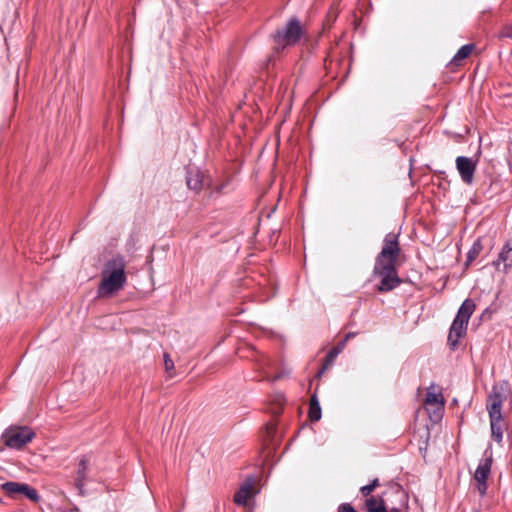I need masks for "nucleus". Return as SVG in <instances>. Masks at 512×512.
<instances>
[{"instance_id": "obj_24", "label": "nucleus", "mask_w": 512, "mask_h": 512, "mask_svg": "<svg viewBox=\"0 0 512 512\" xmlns=\"http://www.w3.org/2000/svg\"><path fill=\"white\" fill-rule=\"evenodd\" d=\"M479 485H478V490L480 492V494H485L486 493V489H487V485H486V482H478Z\"/></svg>"}, {"instance_id": "obj_5", "label": "nucleus", "mask_w": 512, "mask_h": 512, "mask_svg": "<svg viewBox=\"0 0 512 512\" xmlns=\"http://www.w3.org/2000/svg\"><path fill=\"white\" fill-rule=\"evenodd\" d=\"M400 246L398 242V234L388 233L383 241V247L378 254L375 263L380 264H394L396 265L397 258L400 255Z\"/></svg>"}, {"instance_id": "obj_6", "label": "nucleus", "mask_w": 512, "mask_h": 512, "mask_svg": "<svg viewBox=\"0 0 512 512\" xmlns=\"http://www.w3.org/2000/svg\"><path fill=\"white\" fill-rule=\"evenodd\" d=\"M303 33L302 26L296 18L290 19L286 26L275 33V41L282 46L296 44Z\"/></svg>"}, {"instance_id": "obj_7", "label": "nucleus", "mask_w": 512, "mask_h": 512, "mask_svg": "<svg viewBox=\"0 0 512 512\" xmlns=\"http://www.w3.org/2000/svg\"><path fill=\"white\" fill-rule=\"evenodd\" d=\"M2 437L9 448L21 449L33 439L34 433L28 427H10Z\"/></svg>"}, {"instance_id": "obj_19", "label": "nucleus", "mask_w": 512, "mask_h": 512, "mask_svg": "<svg viewBox=\"0 0 512 512\" xmlns=\"http://www.w3.org/2000/svg\"><path fill=\"white\" fill-rule=\"evenodd\" d=\"M472 50H473V45H471V44H467V45L462 46L457 51L455 56L453 57L452 62L457 65L460 61H462L465 58H467L471 54Z\"/></svg>"}, {"instance_id": "obj_4", "label": "nucleus", "mask_w": 512, "mask_h": 512, "mask_svg": "<svg viewBox=\"0 0 512 512\" xmlns=\"http://www.w3.org/2000/svg\"><path fill=\"white\" fill-rule=\"evenodd\" d=\"M374 274L381 278L378 290L380 292H389L400 285L401 279L398 277L396 265L375 263Z\"/></svg>"}, {"instance_id": "obj_13", "label": "nucleus", "mask_w": 512, "mask_h": 512, "mask_svg": "<svg viewBox=\"0 0 512 512\" xmlns=\"http://www.w3.org/2000/svg\"><path fill=\"white\" fill-rule=\"evenodd\" d=\"M425 404L435 407V411H441L444 407V399L440 392H437L433 386L428 389Z\"/></svg>"}, {"instance_id": "obj_17", "label": "nucleus", "mask_w": 512, "mask_h": 512, "mask_svg": "<svg viewBox=\"0 0 512 512\" xmlns=\"http://www.w3.org/2000/svg\"><path fill=\"white\" fill-rule=\"evenodd\" d=\"M366 509L368 512H386L387 508L382 499H376L374 497L366 500Z\"/></svg>"}, {"instance_id": "obj_25", "label": "nucleus", "mask_w": 512, "mask_h": 512, "mask_svg": "<svg viewBox=\"0 0 512 512\" xmlns=\"http://www.w3.org/2000/svg\"><path fill=\"white\" fill-rule=\"evenodd\" d=\"M282 376H283L282 374H277V375H275V376H270V375H269V372H268V371H266V378H267V379H269V380H271V381H276V380H278V379L282 378Z\"/></svg>"}, {"instance_id": "obj_3", "label": "nucleus", "mask_w": 512, "mask_h": 512, "mask_svg": "<svg viewBox=\"0 0 512 512\" xmlns=\"http://www.w3.org/2000/svg\"><path fill=\"white\" fill-rule=\"evenodd\" d=\"M474 310L475 304L471 299H466L460 306L448 335V343L451 348L455 349L459 340L466 335L467 325Z\"/></svg>"}, {"instance_id": "obj_8", "label": "nucleus", "mask_w": 512, "mask_h": 512, "mask_svg": "<svg viewBox=\"0 0 512 512\" xmlns=\"http://www.w3.org/2000/svg\"><path fill=\"white\" fill-rule=\"evenodd\" d=\"M1 488L8 496L13 498L23 495L33 502H38L40 499L37 490L25 483L9 481L2 484Z\"/></svg>"}, {"instance_id": "obj_26", "label": "nucleus", "mask_w": 512, "mask_h": 512, "mask_svg": "<svg viewBox=\"0 0 512 512\" xmlns=\"http://www.w3.org/2000/svg\"><path fill=\"white\" fill-rule=\"evenodd\" d=\"M354 336H355V333L350 332V333H348V334L345 336V339H344V340H346V342H347L350 338H352V337H354Z\"/></svg>"}, {"instance_id": "obj_11", "label": "nucleus", "mask_w": 512, "mask_h": 512, "mask_svg": "<svg viewBox=\"0 0 512 512\" xmlns=\"http://www.w3.org/2000/svg\"><path fill=\"white\" fill-rule=\"evenodd\" d=\"M88 470H89V459L86 456H83L78 463L76 477H75V481H74V485H75L76 489L78 490V494L82 497L87 495L85 485H86Z\"/></svg>"}, {"instance_id": "obj_9", "label": "nucleus", "mask_w": 512, "mask_h": 512, "mask_svg": "<svg viewBox=\"0 0 512 512\" xmlns=\"http://www.w3.org/2000/svg\"><path fill=\"white\" fill-rule=\"evenodd\" d=\"M255 485L256 479L254 477L247 478L235 493L234 502L241 506L247 505L248 501L258 493Z\"/></svg>"}, {"instance_id": "obj_20", "label": "nucleus", "mask_w": 512, "mask_h": 512, "mask_svg": "<svg viewBox=\"0 0 512 512\" xmlns=\"http://www.w3.org/2000/svg\"><path fill=\"white\" fill-rule=\"evenodd\" d=\"M165 371L169 378L174 376V362L168 354H164Z\"/></svg>"}, {"instance_id": "obj_22", "label": "nucleus", "mask_w": 512, "mask_h": 512, "mask_svg": "<svg viewBox=\"0 0 512 512\" xmlns=\"http://www.w3.org/2000/svg\"><path fill=\"white\" fill-rule=\"evenodd\" d=\"M338 512H357L349 503H342L338 507Z\"/></svg>"}, {"instance_id": "obj_18", "label": "nucleus", "mask_w": 512, "mask_h": 512, "mask_svg": "<svg viewBox=\"0 0 512 512\" xmlns=\"http://www.w3.org/2000/svg\"><path fill=\"white\" fill-rule=\"evenodd\" d=\"M309 418L312 421H318L321 418V407L316 395H313L310 400Z\"/></svg>"}, {"instance_id": "obj_1", "label": "nucleus", "mask_w": 512, "mask_h": 512, "mask_svg": "<svg viewBox=\"0 0 512 512\" xmlns=\"http://www.w3.org/2000/svg\"><path fill=\"white\" fill-rule=\"evenodd\" d=\"M125 267V261L121 257L112 258L105 264L97 290L99 297H111L123 289L126 283Z\"/></svg>"}, {"instance_id": "obj_16", "label": "nucleus", "mask_w": 512, "mask_h": 512, "mask_svg": "<svg viewBox=\"0 0 512 512\" xmlns=\"http://www.w3.org/2000/svg\"><path fill=\"white\" fill-rule=\"evenodd\" d=\"M346 346V340H342L339 342L335 347H333L329 353L326 356L325 365L323 367V370L326 369L328 366L332 365L335 358L343 351V349Z\"/></svg>"}, {"instance_id": "obj_21", "label": "nucleus", "mask_w": 512, "mask_h": 512, "mask_svg": "<svg viewBox=\"0 0 512 512\" xmlns=\"http://www.w3.org/2000/svg\"><path fill=\"white\" fill-rule=\"evenodd\" d=\"M379 485L378 479H374L370 484L362 486L360 492L363 496H368Z\"/></svg>"}, {"instance_id": "obj_10", "label": "nucleus", "mask_w": 512, "mask_h": 512, "mask_svg": "<svg viewBox=\"0 0 512 512\" xmlns=\"http://www.w3.org/2000/svg\"><path fill=\"white\" fill-rule=\"evenodd\" d=\"M477 161L472 158L459 156L456 158V168L462 181L466 184H472Z\"/></svg>"}, {"instance_id": "obj_23", "label": "nucleus", "mask_w": 512, "mask_h": 512, "mask_svg": "<svg viewBox=\"0 0 512 512\" xmlns=\"http://www.w3.org/2000/svg\"><path fill=\"white\" fill-rule=\"evenodd\" d=\"M478 252H479L478 248H476V245H474L473 248L468 253V257H467L468 261L469 262L472 261L478 255Z\"/></svg>"}, {"instance_id": "obj_15", "label": "nucleus", "mask_w": 512, "mask_h": 512, "mask_svg": "<svg viewBox=\"0 0 512 512\" xmlns=\"http://www.w3.org/2000/svg\"><path fill=\"white\" fill-rule=\"evenodd\" d=\"M500 261L504 263L505 268L512 266V238L505 243L502 251L499 254L496 264H498Z\"/></svg>"}, {"instance_id": "obj_14", "label": "nucleus", "mask_w": 512, "mask_h": 512, "mask_svg": "<svg viewBox=\"0 0 512 512\" xmlns=\"http://www.w3.org/2000/svg\"><path fill=\"white\" fill-rule=\"evenodd\" d=\"M491 459L485 458L481 460L480 464L478 465L476 471H475V480L477 482H486L488 479V476L490 474L491 470Z\"/></svg>"}, {"instance_id": "obj_2", "label": "nucleus", "mask_w": 512, "mask_h": 512, "mask_svg": "<svg viewBox=\"0 0 512 512\" xmlns=\"http://www.w3.org/2000/svg\"><path fill=\"white\" fill-rule=\"evenodd\" d=\"M507 389L504 385H496L493 387L491 394L487 399V409L490 417V426L492 438L497 442H501L506 423L502 417V403L506 398Z\"/></svg>"}, {"instance_id": "obj_27", "label": "nucleus", "mask_w": 512, "mask_h": 512, "mask_svg": "<svg viewBox=\"0 0 512 512\" xmlns=\"http://www.w3.org/2000/svg\"><path fill=\"white\" fill-rule=\"evenodd\" d=\"M505 36L512 38V27L507 30Z\"/></svg>"}, {"instance_id": "obj_12", "label": "nucleus", "mask_w": 512, "mask_h": 512, "mask_svg": "<svg viewBox=\"0 0 512 512\" xmlns=\"http://www.w3.org/2000/svg\"><path fill=\"white\" fill-rule=\"evenodd\" d=\"M186 181L189 189L195 192H199L208 183L207 177L199 169H189Z\"/></svg>"}, {"instance_id": "obj_28", "label": "nucleus", "mask_w": 512, "mask_h": 512, "mask_svg": "<svg viewBox=\"0 0 512 512\" xmlns=\"http://www.w3.org/2000/svg\"><path fill=\"white\" fill-rule=\"evenodd\" d=\"M388 512H399V511H398V509L393 508V509H391V510H388Z\"/></svg>"}]
</instances>
